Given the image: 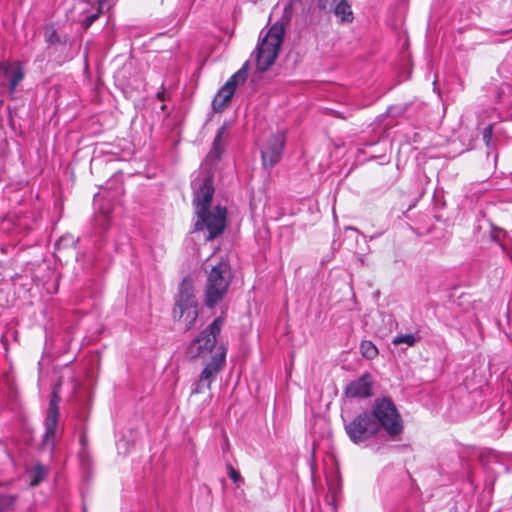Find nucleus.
I'll return each mask as SVG.
<instances>
[{
  "label": "nucleus",
  "instance_id": "8",
  "mask_svg": "<svg viewBox=\"0 0 512 512\" xmlns=\"http://www.w3.org/2000/svg\"><path fill=\"white\" fill-rule=\"evenodd\" d=\"M225 357L226 349L224 347H218L217 351L212 356L211 361L201 372L199 380L196 383V387L192 390L191 395L202 393L204 389H210L212 382L223 368Z\"/></svg>",
  "mask_w": 512,
  "mask_h": 512
},
{
  "label": "nucleus",
  "instance_id": "25",
  "mask_svg": "<svg viewBox=\"0 0 512 512\" xmlns=\"http://www.w3.org/2000/svg\"><path fill=\"white\" fill-rule=\"evenodd\" d=\"M80 443L82 446H85L87 444V437L84 433L80 436Z\"/></svg>",
  "mask_w": 512,
  "mask_h": 512
},
{
  "label": "nucleus",
  "instance_id": "26",
  "mask_svg": "<svg viewBox=\"0 0 512 512\" xmlns=\"http://www.w3.org/2000/svg\"><path fill=\"white\" fill-rule=\"evenodd\" d=\"M99 201H100V199H95V204L98 205Z\"/></svg>",
  "mask_w": 512,
  "mask_h": 512
},
{
  "label": "nucleus",
  "instance_id": "4",
  "mask_svg": "<svg viewBox=\"0 0 512 512\" xmlns=\"http://www.w3.org/2000/svg\"><path fill=\"white\" fill-rule=\"evenodd\" d=\"M373 419L379 423L391 437H396L403 431V422L394 403L387 398L377 399L373 405Z\"/></svg>",
  "mask_w": 512,
  "mask_h": 512
},
{
  "label": "nucleus",
  "instance_id": "18",
  "mask_svg": "<svg viewBox=\"0 0 512 512\" xmlns=\"http://www.w3.org/2000/svg\"><path fill=\"white\" fill-rule=\"evenodd\" d=\"M360 351L363 357L373 359L378 355L377 347L368 340H364L360 344Z\"/></svg>",
  "mask_w": 512,
  "mask_h": 512
},
{
  "label": "nucleus",
  "instance_id": "6",
  "mask_svg": "<svg viewBox=\"0 0 512 512\" xmlns=\"http://www.w3.org/2000/svg\"><path fill=\"white\" fill-rule=\"evenodd\" d=\"M195 231H208L206 240L210 241L223 233L226 227V208L217 206L214 209L196 213Z\"/></svg>",
  "mask_w": 512,
  "mask_h": 512
},
{
  "label": "nucleus",
  "instance_id": "20",
  "mask_svg": "<svg viewBox=\"0 0 512 512\" xmlns=\"http://www.w3.org/2000/svg\"><path fill=\"white\" fill-rule=\"evenodd\" d=\"M417 342V338L412 334H401L393 338L392 343L394 345L406 344L407 346H414Z\"/></svg>",
  "mask_w": 512,
  "mask_h": 512
},
{
  "label": "nucleus",
  "instance_id": "5",
  "mask_svg": "<svg viewBox=\"0 0 512 512\" xmlns=\"http://www.w3.org/2000/svg\"><path fill=\"white\" fill-rule=\"evenodd\" d=\"M224 318L219 316L204 329L187 347V355L194 359L209 354L216 345L217 336L220 334Z\"/></svg>",
  "mask_w": 512,
  "mask_h": 512
},
{
  "label": "nucleus",
  "instance_id": "23",
  "mask_svg": "<svg viewBox=\"0 0 512 512\" xmlns=\"http://www.w3.org/2000/svg\"><path fill=\"white\" fill-rule=\"evenodd\" d=\"M110 211H111L110 204H107V208H105V209H100L101 218H102L103 220H106V218L108 217V215H109Z\"/></svg>",
  "mask_w": 512,
  "mask_h": 512
},
{
  "label": "nucleus",
  "instance_id": "16",
  "mask_svg": "<svg viewBox=\"0 0 512 512\" xmlns=\"http://www.w3.org/2000/svg\"><path fill=\"white\" fill-rule=\"evenodd\" d=\"M336 16L340 17L344 22H352L353 13L350 5H348L345 1H340L335 7Z\"/></svg>",
  "mask_w": 512,
  "mask_h": 512
},
{
  "label": "nucleus",
  "instance_id": "13",
  "mask_svg": "<svg viewBox=\"0 0 512 512\" xmlns=\"http://www.w3.org/2000/svg\"><path fill=\"white\" fill-rule=\"evenodd\" d=\"M373 380L368 373L352 381L346 388V395L353 398H365L372 395Z\"/></svg>",
  "mask_w": 512,
  "mask_h": 512
},
{
  "label": "nucleus",
  "instance_id": "10",
  "mask_svg": "<svg viewBox=\"0 0 512 512\" xmlns=\"http://www.w3.org/2000/svg\"><path fill=\"white\" fill-rule=\"evenodd\" d=\"M60 401V397L57 392L54 391L51 395V399L49 402V407L47 410V416L45 419V434L43 436V446L52 450L56 443L57 437V425H58V416H59V408L58 404Z\"/></svg>",
  "mask_w": 512,
  "mask_h": 512
},
{
  "label": "nucleus",
  "instance_id": "22",
  "mask_svg": "<svg viewBox=\"0 0 512 512\" xmlns=\"http://www.w3.org/2000/svg\"><path fill=\"white\" fill-rule=\"evenodd\" d=\"M493 128L491 125L487 126L483 130V140L486 145H489L492 140Z\"/></svg>",
  "mask_w": 512,
  "mask_h": 512
},
{
  "label": "nucleus",
  "instance_id": "21",
  "mask_svg": "<svg viewBox=\"0 0 512 512\" xmlns=\"http://www.w3.org/2000/svg\"><path fill=\"white\" fill-rule=\"evenodd\" d=\"M228 475L235 483L243 482V478L240 473L236 471L231 465L228 466Z\"/></svg>",
  "mask_w": 512,
  "mask_h": 512
},
{
  "label": "nucleus",
  "instance_id": "19",
  "mask_svg": "<svg viewBox=\"0 0 512 512\" xmlns=\"http://www.w3.org/2000/svg\"><path fill=\"white\" fill-rule=\"evenodd\" d=\"M47 476V469L43 465H36L32 471L31 486H37Z\"/></svg>",
  "mask_w": 512,
  "mask_h": 512
},
{
  "label": "nucleus",
  "instance_id": "1",
  "mask_svg": "<svg viewBox=\"0 0 512 512\" xmlns=\"http://www.w3.org/2000/svg\"><path fill=\"white\" fill-rule=\"evenodd\" d=\"M231 280V268L227 262L221 261L211 268L205 285V305L208 308H213L224 299Z\"/></svg>",
  "mask_w": 512,
  "mask_h": 512
},
{
  "label": "nucleus",
  "instance_id": "7",
  "mask_svg": "<svg viewBox=\"0 0 512 512\" xmlns=\"http://www.w3.org/2000/svg\"><path fill=\"white\" fill-rule=\"evenodd\" d=\"M345 431L350 440L361 443L379 432V423L368 412H362L349 423L345 424Z\"/></svg>",
  "mask_w": 512,
  "mask_h": 512
},
{
  "label": "nucleus",
  "instance_id": "2",
  "mask_svg": "<svg viewBox=\"0 0 512 512\" xmlns=\"http://www.w3.org/2000/svg\"><path fill=\"white\" fill-rule=\"evenodd\" d=\"M173 318L182 321L185 330L191 329L198 318V301L194 295L191 279H184L179 287V293L173 308Z\"/></svg>",
  "mask_w": 512,
  "mask_h": 512
},
{
  "label": "nucleus",
  "instance_id": "12",
  "mask_svg": "<svg viewBox=\"0 0 512 512\" xmlns=\"http://www.w3.org/2000/svg\"><path fill=\"white\" fill-rule=\"evenodd\" d=\"M285 136L283 133L272 135L262 148V164L265 168H272L277 164L284 149Z\"/></svg>",
  "mask_w": 512,
  "mask_h": 512
},
{
  "label": "nucleus",
  "instance_id": "9",
  "mask_svg": "<svg viewBox=\"0 0 512 512\" xmlns=\"http://www.w3.org/2000/svg\"><path fill=\"white\" fill-rule=\"evenodd\" d=\"M248 62L241 69L233 74L224 86L218 91L213 99L212 107L216 112L222 111L228 106L236 88L243 84L247 78Z\"/></svg>",
  "mask_w": 512,
  "mask_h": 512
},
{
  "label": "nucleus",
  "instance_id": "3",
  "mask_svg": "<svg viewBox=\"0 0 512 512\" xmlns=\"http://www.w3.org/2000/svg\"><path fill=\"white\" fill-rule=\"evenodd\" d=\"M283 28L273 25L256 48L257 69L264 72L274 64L283 40Z\"/></svg>",
  "mask_w": 512,
  "mask_h": 512
},
{
  "label": "nucleus",
  "instance_id": "11",
  "mask_svg": "<svg viewBox=\"0 0 512 512\" xmlns=\"http://www.w3.org/2000/svg\"><path fill=\"white\" fill-rule=\"evenodd\" d=\"M193 185L195 189L193 198L195 213L209 209L214 194L212 178L207 175L203 178H197Z\"/></svg>",
  "mask_w": 512,
  "mask_h": 512
},
{
  "label": "nucleus",
  "instance_id": "24",
  "mask_svg": "<svg viewBox=\"0 0 512 512\" xmlns=\"http://www.w3.org/2000/svg\"><path fill=\"white\" fill-rule=\"evenodd\" d=\"M98 18V15L97 14H94V15H91L89 16L86 20H85V24H86V27L90 26L96 19Z\"/></svg>",
  "mask_w": 512,
  "mask_h": 512
},
{
  "label": "nucleus",
  "instance_id": "14",
  "mask_svg": "<svg viewBox=\"0 0 512 512\" xmlns=\"http://www.w3.org/2000/svg\"><path fill=\"white\" fill-rule=\"evenodd\" d=\"M0 78H5L9 82V92H15L17 85L23 80L24 73L18 63L16 64H0Z\"/></svg>",
  "mask_w": 512,
  "mask_h": 512
},
{
  "label": "nucleus",
  "instance_id": "17",
  "mask_svg": "<svg viewBox=\"0 0 512 512\" xmlns=\"http://www.w3.org/2000/svg\"><path fill=\"white\" fill-rule=\"evenodd\" d=\"M18 496L0 493V512L14 510Z\"/></svg>",
  "mask_w": 512,
  "mask_h": 512
},
{
  "label": "nucleus",
  "instance_id": "15",
  "mask_svg": "<svg viewBox=\"0 0 512 512\" xmlns=\"http://www.w3.org/2000/svg\"><path fill=\"white\" fill-rule=\"evenodd\" d=\"M227 123H224L217 131L216 136L214 138L212 147L210 152L207 155L206 160L210 163H214L219 161L225 148L226 140H227Z\"/></svg>",
  "mask_w": 512,
  "mask_h": 512
}]
</instances>
